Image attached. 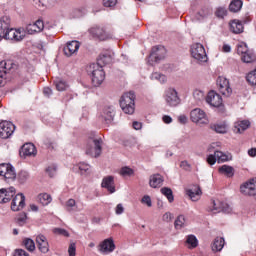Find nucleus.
I'll return each instance as SVG.
<instances>
[{"label": "nucleus", "mask_w": 256, "mask_h": 256, "mask_svg": "<svg viewBox=\"0 0 256 256\" xmlns=\"http://www.w3.org/2000/svg\"><path fill=\"white\" fill-rule=\"evenodd\" d=\"M241 193L243 195H249L251 197L256 195V179H251L248 182L244 183L240 187Z\"/></svg>", "instance_id": "obj_15"}, {"label": "nucleus", "mask_w": 256, "mask_h": 256, "mask_svg": "<svg viewBox=\"0 0 256 256\" xmlns=\"http://www.w3.org/2000/svg\"><path fill=\"white\" fill-rule=\"evenodd\" d=\"M215 157L218 163H225V161H231V159H233V156H231V154H225L221 151H215Z\"/></svg>", "instance_id": "obj_33"}, {"label": "nucleus", "mask_w": 256, "mask_h": 256, "mask_svg": "<svg viewBox=\"0 0 256 256\" xmlns=\"http://www.w3.org/2000/svg\"><path fill=\"white\" fill-rule=\"evenodd\" d=\"M9 27H11V20L9 19V17H2L0 19V39H3L5 37Z\"/></svg>", "instance_id": "obj_22"}, {"label": "nucleus", "mask_w": 256, "mask_h": 256, "mask_svg": "<svg viewBox=\"0 0 256 256\" xmlns=\"http://www.w3.org/2000/svg\"><path fill=\"white\" fill-rule=\"evenodd\" d=\"M22 153L25 157H31L33 155H37V149L32 143H26L22 147Z\"/></svg>", "instance_id": "obj_28"}, {"label": "nucleus", "mask_w": 256, "mask_h": 256, "mask_svg": "<svg viewBox=\"0 0 256 256\" xmlns=\"http://www.w3.org/2000/svg\"><path fill=\"white\" fill-rule=\"evenodd\" d=\"M206 161L209 165H215V163H217V156H215V152L214 154L208 155Z\"/></svg>", "instance_id": "obj_54"}, {"label": "nucleus", "mask_w": 256, "mask_h": 256, "mask_svg": "<svg viewBox=\"0 0 256 256\" xmlns=\"http://www.w3.org/2000/svg\"><path fill=\"white\" fill-rule=\"evenodd\" d=\"M246 80L250 85H256V69L247 74Z\"/></svg>", "instance_id": "obj_45"}, {"label": "nucleus", "mask_w": 256, "mask_h": 256, "mask_svg": "<svg viewBox=\"0 0 256 256\" xmlns=\"http://www.w3.org/2000/svg\"><path fill=\"white\" fill-rule=\"evenodd\" d=\"M27 179H29V172L21 171L18 174V180L20 181V183H25L27 181Z\"/></svg>", "instance_id": "obj_51"}, {"label": "nucleus", "mask_w": 256, "mask_h": 256, "mask_svg": "<svg viewBox=\"0 0 256 256\" xmlns=\"http://www.w3.org/2000/svg\"><path fill=\"white\" fill-rule=\"evenodd\" d=\"M76 251H77V248L75 246V243L70 244L69 248H68L69 256H75L76 255Z\"/></svg>", "instance_id": "obj_58"}, {"label": "nucleus", "mask_w": 256, "mask_h": 256, "mask_svg": "<svg viewBox=\"0 0 256 256\" xmlns=\"http://www.w3.org/2000/svg\"><path fill=\"white\" fill-rule=\"evenodd\" d=\"M53 233H55L56 235H63L64 237H69V232H67V230L63 228H55L53 230Z\"/></svg>", "instance_id": "obj_53"}, {"label": "nucleus", "mask_w": 256, "mask_h": 256, "mask_svg": "<svg viewBox=\"0 0 256 256\" xmlns=\"http://www.w3.org/2000/svg\"><path fill=\"white\" fill-rule=\"evenodd\" d=\"M77 205V202L75 201V199H69L67 202H66V207H67V210L68 211H71V209H73V207H75Z\"/></svg>", "instance_id": "obj_55"}, {"label": "nucleus", "mask_w": 256, "mask_h": 256, "mask_svg": "<svg viewBox=\"0 0 256 256\" xmlns=\"http://www.w3.org/2000/svg\"><path fill=\"white\" fill-rule=\"evenodd\" d=\"M186 243L189 249H195V247L199 245V241L197 240V237H195V235H189L186 239Z\"/></svg>", "instance_id": "obj_39"}, {"label": "nucleus", "mask_w": 256, "mask_h": 256, "mask_svg": "<svg viewBox=\"0 0 256 256\" xmlns=\"http://www.w3.org/2000/svg\"><path fill=\"white\" fill-rule=\"evenodd\" d=\"M12 197H15V188L0 189V203H9Z\"/></svg>", "instance_id": "obj_18"}, {"label": "nucleus", "mask_w": 256, "mask_h": 256, "mask_svg": "<svg viewBox=\"0 0 256 256\" xmlns=\"http://www.w3.org/2000/svg\"><path fill=\"white\" fill-rule=\"evenodd\" d=\"M102 117L105 121H113V118L115 117V109H113V107L105 108Z\"/></svg>", "instance_id": "obj_34"}, {"label": "nucleus", "mask_w": 256, "mask_h": 256, "mask_svg": "<svg viewBox=\"0 0 256 256\" xmlns=\"http://www.w3.org/2000/svg\"><path fill=\"white\" fill-rule=\"evenodd\" d=\"M163 221H165L166 223H169L171 221H173V214L171 212H166L163 217H162Z\"/></svg>", "instance_id": "obj_57"}, {"label": "nucleus", "mask_w": 256, "mask_h": 256, "mask_svg": "<svg viewBox=\"0 0 256 256\" xmlns=\"http://www.w3.org/2000/svg\"><path fill=\"white\" fill-rule=\"evenodd\" d=\"M237 54L243 63H255L256 55L253 50H249L247 43H240L237 48Z\"/></svg>", "instance_id": "obj_2"}, {"label": "nucleus", "mask_w": 256, "mask_h": 256, "mask_svg": "<svg viewBox=\"0 0 256 256\" xmlns=\"http://www.w3.org/2000/svg\"><path fill=\"white\" fill-rule=\"evenodd\" d=\"M165 55H167V50L163 46H155L152 48V52L149 56L148 63L149 65H153V63H158L162 59H165Z\"/></svg>", "instance_id": "obj_8"}, {"label": "nucleus", "mask_w": 256, "mask_h": 256, "mask_svg": "<svg viewBox=\"0 0 256 256\" xmlns=\"http://www.w3.org/2000/svg\"><path fill=\"white\" fill-rule=\"evenodd\" d=\"M81 175H85V173H91V166L85 162H80L77 165Z\"/></svg>", "instance_id": "obj_41"}, {"label": "nucleus", "mask_w": 256, "mask_h": 256, "mask_svg": "<svg viewBox=\"0 0 256 256\" xmlns=\"http://www.w3.org/2000/svg\"><path fill=\"white\" fill-rule=\"evenodd\" d=\"M133 128L136 130V131H139V129H141L143 127V124H141V122H138V121H135L133 122Z\"/></svg>", "instance_id": "obj_64"}, {"label": "nucleus", "mask_w": 256, "mask_h": 256, "mask_svg": "<svg viewBox=\"0 0 256 256\" xmlns=\"http://www.w3.org/2000/svg\"><path fill=\"white\" fill-rule=\"evenodd\" d=\"M243 23L239 20H233L230 22V31L236 35H239V33H243Z\"/></svg>", "instance_id": "obj_29"}, {"label": "nucleus", "mask_w": 256, "mask_h": 256, "mask_svg": "<svg viewBox=\"0 0 256 256\" xmlns=\"http://www.w3.org/2000/svg\"><path fill=\"white\" fill-rule=\"evenodd\" d=\"M165 101L170 107H177V105L181 103V99H179V95L177 94V90H175V88H169L166 90Z\"/></svg>", "instance_id": "obj_12"}, {"label": "nucleus", "mask_w": 256, "mask_h": 256, "mask_svg": "<svg viewBox=\"0 0 256 256\" xmlns=\"http://www.w3.org/2000/svg\"><path fill=\"white\" fill-rule=\"evenodd\" d=\"M185 223H187V220H185V216L180 215L175 220L174 227L175 229H183V227H185Z\"/></svg>", "instance_id": "obj_40"}, {"label": "nucleus", "mask_w": 256, "mask_h": 256, "mask_svg": "<svg viewBox=\"0 0 256 256\" xmlns=\"http://www.w3.org/2000/svg\"><path fill=\"white\" fill-rule=\"evenodd\" d=\"M90 33L93 35V37H96V39H99L100 41H107V39L113 38L111 33L98 26L91 28Z\"/></svg>", "instance_id": "obj_14"}, {"label": "nucleus", "mask_w": 256, "mask_h": 256, "mask_svg": "<svg viewBox=\"0 0 256 256\" xmlns=\"http://www.w3.org/2000/svg\"><path fill=\"white\" fill-rule=\"evenodd\" d=\"M120 107L126 115H133L135 113V93H125L120 99Z\"/></svg>", "instance_id": "obj_1"}, {"label": "nucleus", "mask_w": 256, "mask_h": 256, "mask_svg": "<svg viewBox=\"0 0 256 256\" xmlns=\"http://www.w3.org/2000/svg\"><path fill=\"white\" fill-rule=\"evenodd\" d=\"M101 187L107 189L110 193H115V177L106 176L102 179Z\"/></svg>", "instance_id": "obj_20"}, {"label": "nucleus", "mask_w": 256, "mask_h": 256, "mask_svg": "<svg viewBox=\"0 0 256 256\" xmlns=\"http://www.w3.org/2000/svg\"><path fill=\"white\" fill-rule=\"evenodd\" d=\"M45 29V24L43 23V20H37L33 24H28L26 26V32L29 35H35V33H41Z\"/></svg>", "instance_id": "obj_16"}, {"label": "nucleus", "mask_w": 256, "mask_h": 256, "mask_svg": "<svg viewBox=\"0 0 256 256\" xmlns=\"http://www.w3.org/2000/svg\"><path fill=\"white\" fill-rule=\"evenodd\" d=\"M90 72L94 87H99V85L105 81V72L103 71V67L99 66V64H91Z\"/></svg>", "instance_id": "obj_4"}, {"label": "nucleus", "mask_w": 256, "mask_h": 256, "mask_svg": "<svg viewBox=\"0 0 256 256\" xmlns=\"http://www.w3.org/2000/svg\"><path fill=\"white\" fill-rule=\"evenodd\" d=\"M141 203L143 205H147V207H153V202L151 201V196L144 195L141 199Z\"/></svg>", "instance_id": "obj_52"}, {"label": "nucleus", "mask_w": 256, "mask_h": 256, "mask_svg": "<svg viewBox=\"0 0 256 256\" xmlns=\"http://www.w3.org/2000/svg\"><path fill=\"white\" fill-rule=\"evenodd\" d=\"M57 91H65L67 89V82L60 80L55 82Z\"/></svg>", "instance_id": "obj_50"}, {"label": "nucleus", "mask_w": 256, "mask_h": 256, "mask_svg": "<svg viewBox=\"0 0 256 256\" xmlns=\"http://www.w3.org/2000/svg\"><path fill=\"white\" fill-rule=\"evenodd\" d=\"M223 247H225V239L223 237H217L212 243V251L217 253L222 251Z\"/></svg>", "instance_id": "obj_31"}, {"label": "nucleus", "mask_w": 256, "mask_h": 256, "mask_svg": "<svg viewBox=\"0 0 256 256\" xmlns=\"http://www.w3.org/2000/svg\"><path fill=\"white\" fill-rule=\"evenodd\" d=\"M25 207V195L23 194H17L13 199L11 203V209L12 211H21Z\"/></svg>", "instance_id": "obj_17"}, {"label": "nucleus", "mask_w": 256, "mask_h": 256, "mask_svg": "<svg viewBox=\"0 0 256 256\" xmlns=\"http://www.w3.org/2000/svg\"><path fill=\"white\" fill-rule=\"evenodd\" d=\"M79 47H81L79 41L68 42L66 47H64V54L66 55V57H71V55H74V53H77V51H79Z\"/></svg>", "instance_id": "obj_21"}, {"label": "nucleus", "mask_w": 256, "mask_h": 256, "mask_svg": "<svg viewBox=\"0 0 256 256\" xmlns=\"http://www.w3.org/2000/svg\"><path fill=\"white\" fill-rule=\"evenodd\" d=\"M23 245L26 247L27 251L33 252L35 250V242L31 238H25Z\"/></svg>", "instance_id": "obj_42"}, {"label": "nucleus", "mask_w": 256, "mask_h": 256, "mask_svg": "<svg viewBox=\"0 0 256 256\" xmlns=\"http://www.w3.org/2000/svg\"><path fill=\"white\" fill-rule=\"evenodd\" d=\"M125 212V208L123 207V204H118L115 208L116 215H123Z\"/></svg>", "instance_id": "obj_59"}, {"label": "nucleus", "mask_w": 256, "mask_h": 256, "mask_svg": "<svg viewBox=\"0 0 256 256\" xmlns=\"http://www.w3.org/2000/svg\"><path fill=\"white\" fill-rule=\"evenodd\" d=\"M15 133V124L9 121L0 122V137L1 139H9Z\"/></svg>", "instance_id": "obj_10"}, {"label": "nucleus", "mask_w": 256, "mask_h": 256, "mask_svg": "<svg viewBox=\"0 0 256 256\" xmlns=\"http://www.w3.org/2000/svg\"><path fill=\"white\" fill-rule=\"evenodd\" d=\"M103 140L101 138H89L86 145V155L99 157L102 151Z\"/></svg>", "instance_id": "obj_3"}, {"label": "nucleus", "mask_w": 256, "mask_h": 256, "mask_svg": "<svg viewBox=\"0 0 256 256\" xmlns=\"http://www.w3.org/2000/svg\"><path fill=\"white\" fill-rule=\"evenodd\" d=\"M241 7H243V1L233 0L229 5V11L231 13H238V11H241Z\"/></svg>", "instance_id": "obj_35"}, {"label": "nucleus", "mask_w": 256, "mask_h": 256, "mask_svg": "<svg viewBox=\"0 0 256 256\" xmlns=\"http://www.w3.org/2000/svg\"><path fill=\"white\" fill-rule=\"evenodd\" d=\"M134 173L135 171L127 166L120 170V175H122V177H131Z\"/></svg>", "instance_id": "obj_44"}, {"label": "nucleus", "mask_w": 256, "mask_h": 256, "mask_svg": "<svg viewBox=\"0 0 256 256\" xmlns=\"http://www.w3.org/2000/svg\"><path fill=\"white\" fill-rule=\"evenodd\" d=\"M163 176L161 174H153L150 176L149 185L152 189H158L163 185Z\"/></svg>", "instance_id": "obj_23"}, {"label": "nucleus", "mask_w": 256, "mask_h": 256, "mask_svg": "<svg viewBox=\"0 0 256 256\" xmlns=\"http://www.w3.org/2000/svg\"><path fill=\"white\" fill-rule=\"evenodd\" d=\"M0 176L4 177V179H6L8 182L15 181L17 178V173L11 164L2 163L0 164Z\"/></svg>", "instance_id": "obj_9"}, {"label": "nucleus", "mask_w": 256, "mask_h": 256, "mask_svg": "<svg viewBox=\"0 0 256 256\" xmlns=\"http://www.w3.org/2000/svg\"><path fill=\"white\" fill-rule=\"evenodd\" d=\"M111 61H113L111 54L104 53L99 56L96 65H98L99 67H104V65H109Z\"/></svg>", "instance_id": "obj_30"}, {"label": "nucleus", "mask_w": 256, "mask_h": 256, "mask_svg": "<svg viewBox=\"0 0 256 256\" xmlns=\"http://www.w3.org/2000/svg\"><path fill=\"white\" fill-rule=\"evenodd\" d=\"M216 17L219 19H223L227 15V8L225 7H218L215 12Z\"/></svg>", "instance_id": "obj_46"}, {"label": "nucleus", "mask_w": 256, "mask_h": 256, "mask_svg": "<svg viewBox=\"0 0 256 256\" xmlns=\"http://www.w3.org/2000/svg\"><path fill=\"white\" fill-rule=\"evenodd\" d=\"M36 244L41 253H49V241L44 235H38L36 237Z\"/></svg>", "instance_id": "obj_19"}, {"label": "nucleus", "mask_w": 256, "mask_h": 256, "mask_svg": "<svg viewBox=\"0 0 256 256\" xmlns=\"http://www.w3.org/2000/svg\"><path fill=\"white\" fill-rule=\"evenodd\" d=\"M193 97L196 101H203V99H205V92L201 90H195L193 92Z\"/></svg>", "instance_id": "obj_47"}, {"label": "nucleus", "mask_w": 256, "mask_h": 256, "mask_svg": "<svg viewBox=\"0 0 256 256\" xmlns=\"http://www.w3.org/2000/svg\"><path fill=\"white\" fill-rule=\"evenodd\" d=\"M211 129H213V131H215L216 133L224 134L227 133V124H225V122L214 124L211 126Z\"/></svg>", "instance_id": "obj_38"}, {"label": "nucleus", "mask_w": 256, "mask_h": 256, "mask_svg": "<svg viewBox=\"0 0 256 256\" xmlns=\"http://www.w3.org/2000/svg\"><path fill=\"white\" fill-rule=\"evenodd\" d=\"M178 121H179V123H181L182 125H185V124L187 123V121H188L187 116H185V115H180V116L178 117Z\"/></svg>", "instance_id": "obj_61"}, {"label": "nucleus", "mask_w": 256, "mask_h": 256, "mask_svg": "<svg viewBox=\"0 0 256 256\" xmlns=\"http://www.w3.org/2000/svg\"><path fill=\"white\" fill-rule=\"evenodd\" d=\"M11 69H13V62L1 61L0 62V79H3L5 77V75H7V73H9V71H11Z\"/></svg>", "instance_id": "obj_27"}, {"label": "nucleus", "mask_w": 256, "mask_h": 256, "mask_svg": "<svg viewBox=\"0 0 256 256\" xmlns=\"http://www.w3.org/2000/svg\"><path fill=\"white\" fill-rule=\"evenodd\" d=\"M152 79H156V81H160V83H165V81H167V77L158 72L152 74Z\"/></svg>", "instance_id": "obj_48"}, {"label": "nucleus", "mask_w": 256, "mask_h": 256, "mask_svg": "<svg viewBox=\"0 0 256 256\" xmlns=\"http://www.w3.org/2000/svg\"><path fill=\"white\" fill-rule=\"evenodd\" d=\"M104 7H115L117 5V0H103Z\"/></svg>", "instance_id": "obj_56"}, {"label": "nucleus", "mask_w": 256, "mask_h": 256, "mask_svg": "<svg viewBox=\"0 0 256 256\" xmlns=\"http://www.w3.org/2000/svg\"><path fill=\"white\" fill-rule=\"evenodd\" d=\"M186 194L191 201H199L201 199V195H203V192H201V187L194 186L192 189L187 190Z\"/></svg>", "instance_id": "obj_24"}, {"label": "nucleus", "mask_w": 256, "mask_h": 256, "mask_svg": "<svg viewBox=\"0 0 256 256\" xmlns=\"http://www.w3.org/2000/svg\"><path fill=\"white\" fill-rule=\"evenodd\" d=\"M190 119L193 123H199L200 125H208L209 123L207 113L200 108L193 109L190 112Z\"/></svg>", "instance_id": "obj_7"}, {"label": "nucleus", "mask_w": 256, "mask_h": 256, "mask_svg": "<svg viewBox=\"0 0 256 256\" xmlns=\"http://www.w3.org/2000/svg\"><path fill=\"white\" fill-rule=\"evenodd\" d=\"M212 205V211H214V213H221V211L227 213L229 211V206L219 200H213Z\"/></svg>", "instance_id": "obj_25"}, {"label": "nucleus", "mask_w": 256, "mask_h": 256, "mask_svg": "<svg viewBox=\"0 0 256 256\" xmlns=\"http://www.w3.org/2000/svg\"><path fill=\"white\" fill-rule=\"evenodd\" d=\"M251 125L249 120H242L235 122L234 124V133H243V131H247Z\"/></svg>", "instance_id": "obj_26"}, {"label": "nucleus", "mask_w": 256, "mask_h": 256, "mask_svg": "<svg viewBox=\"0 0 256 256\" xmlns=\"http://www.w3.org/2000/svg\"><path fill=\"white\" fill-rule=\"evenodd\" d=\"M160 191L162 195H164L168 199L169 203H173V201H175V198L173 196V190H171V188L163 187Z\"/></svg>", "instance_id": "obj_37"}, {"label": "nucleus", "mask_w": 256, "mask_h": 256, "mask_svg": "<svg viewBox=\"0 0 256 256\" xmlns=\"http://www.w3.org/2000/svg\"><path fill=\"white\" fill-rule=\"evenodd\" d=\"M162 120L164 121V123H166L168 125H169V123H173V118H171V116H169V115H164Z\"/></svg>", "instance_id": "obj_62"}, {"label": "nucleus", "mask_w": 256, "mask_h": 256, "mask_svg": "<svg viewBox=\"0 0 256 256\" xmlns=\"http://www.w3.org/2000/svg\"><path fill=\"white\" fill-rule=\"evenodd\" d=\"M217 85L219 92L224 95V97H229L233 90L231 89V86H229V80L225 77H219L217 80Z\"/></svg>", "instance_id": "obj_13"}, {"label": "nucleus", "mask_w": 256, "mask_h": 256, "mask_svg": "<svg viewBox=\"0 0 256 256\" xmlns=\"http://www.w3.org/2000/svg\"><path fill=\"white\" fill-rule=\"evenodd\" d=\"M38 201L41 205L47 206L53 201V198L48 193H41L38 195Z\"/></svg>", "instance_id": "obj_36"}, {"label": "nucleus", "mask_w": 256, "mask_h": 256, "mask_svg": "<svg viewBox=\"0 0 256 256\" xmlns=\"http://www.w3.org/2000/svg\"><path fill=\"white\" fill-rule=\"evenodd\" d=\"M218 171L221 175H225V177H233L235 175V168L229 165H222Z\"/></svg>", "instance_id": "obj_32"}, {"label": "nucleus", "mask_w": 256, "mask_h": 256, "mask_svg": "<svg viewBox=\"0 0 256 256\" xmlns=\"http://www.w3.org/2000/svg\"><path fill=\"white\" fill-rule=\"evenodd\" d=\"M16 31H17V29H13V28H11V26L8 27L3 39H9L10 41H14Z\"/></svg>", "instance_id": "obj_43"}, {"label": "nucleus", "mask_w": 256, "mask_h": 256, "mask_svg": "<svg viewBox=\"0 0 256 256\" xmlns=\"http://www.w3.org/2000/svg\"><path fill=\"white\" fill-rule=\"evenodd\" d=\"M206 103H208V105H211V107H215L216 109H218L220 113H223L225 111L223 98H221V95L217 94V92L215 91H210L207 94Z\"/></svg>", "instance_id": "obj_5"}, {"label": "nucleus", "mask_w": 256, "mask_h": 256, "mask_svg": "<svg viewBox=\"0 0 256 256\" xmlns=\"http://www.w3.org/2000/svg\"><path fill=\"white\" fill-rule=\"evenodd\" d=\"M191 55L193 59H196L199 63H207V52L201 43H196L191 46Z\"/></svg>", "instance_id": "obj_6"}, {"label": "nucleus", "mask_w": 256, "mask_h": 256, "mask_svg": "<svg viewBox=\"0 0 256 256\" xmlns=\"http://www.w3.org/2000/svg\"><path fill=\"white\" fill-rule=\"evenodd\" d=\"M23 39H25V32L21 29L16 30L14 41H23Z\"/></svg>", "instance_id": "obj_49"}, {"label": "nucleus", "mask_w": 256, "mask_h": 256, "mask_svg": "<svg viewBox=\"0 0 256 256\" xmlns=\"http://www.w3.org/2000/svg\"><path fill=\"white\" fill-rule=\"evenodd\" d=\"M115 249H116L115 241L111 237L104 239L98 245V251L102 253V255H109V253H113Z\"/></svg>", "instance_id": "obj_11"}, {"label": "nucleus", "mask_w": 256, "mask_h": 256, "mask_svg": "<svg viewBox=\"0 0 256 256\" xmlns=\"http://www.w3.org/2000/svg\"><path fill=\"white\" fill-rule=\"evenodd\" d=\"M14 256H29V253L23 249H18L15 251Z\"/></svg>", "instance_id": "obj_60"}, {"label": "nucleus", "mask_w": 256, "mask_h": 256, "mask_svg": "<svg viewBox=\"0 0 256 256\" xmlns=\"http://www.w3.org/2000/svg\"><path fill=\"white\" fill-rule=\"evenodd\" d=\"M180 167H182V169H185L187 171L188 169L191 168V165H189V162H187V161H182L180 163Z\"/></svg>", "instance_id": "obj_63"}]
</instances>
